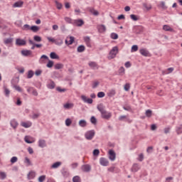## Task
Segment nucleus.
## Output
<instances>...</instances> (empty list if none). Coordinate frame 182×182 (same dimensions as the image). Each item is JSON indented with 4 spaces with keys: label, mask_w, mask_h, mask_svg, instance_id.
Wrapping results in <instances>:
<instances>
[{
    "label": "nucleus",
    "mask_w": 182,
    "mask_h": 182,
    "mask_svg": "<svg viewBox=\"0 0 182 182\" xmlns=\"http://www.w3.org/2000/svg\"><path fill=\"white\" fill-rule=\"evenodd\" d=\"M97 109L99 110V112H100L102 119L109 120V119L112 117V112H108L106 111V109H105V107H103V105H98Z\"/></svg>",
    "instance_id": "obj_1"
},
{
    "label": "nucleus",
    "mask_w": 182,
    "mask_h": 182,
    "mask_svg": "<svg viewBox=\"0 0 182 182\" xmlns=\"http://www.w3.org/2000/svg\"><path fill=\"white\" fill-rule=\"evenodd\" d=\"M117 53H119V48H117V46L113 47V48L110 50L109 53L108 59H114Z\"/></svg>",
    "instance_id": "obj_2"
},
{
    "label": "nucleus",
    "mask_w": 182,
    "mask_h": 182,
    "mask_svg": "<svg viewBox=\"0 0 182 182\" xmlns=\"http://www.w3.org/2000/svg\"><path fill=\"white\" fill-rule=\"evenodd\" d=\"M95 136V131H89L85 134V139L87 140H92Z\"/></svg>",
    "instance_id": "obj_3"
},
{
    "label": "nucleus",
    "mask_w": 182,
    "mask_h": 182,
    "mask_svg": "<svg viewBox=\"0 0 182 182\" xmlns=\"http://www.w3.org/2000/svg\"><path fill=\"white\" fill-rule=\"evenodd\" d=\"M109 159L111 161H114V160H116V153L113 149L109 151Z\"/></svg>",
    "instance_id": "obj_4"
},
{
    "label": "nucleus",
    "mask_w": 182,
    "mask_h": 182,
    "mask_svg": "<svg viewBox=\"0 0 182 182\" xmlns=\"http://www.w3.org/2000/svg\"><path fill=\"white\" fill-rule=\"evenodd\" d=\"M16 45L17 46H25V45H26V41L21 38H17L16 40Z\"/></svg>",
    "instance_id": "obj_5"
},
{
    "label": "nucleus",
    "mask_w": 182,
    "mask_h": 182,
    "mask_svg": "<svg viewBox=\"0 0 182 182\" xmlns=\"http://www.w3.org/2000/svg\"><path fill=\"white\" fill-rule=\"evenodd\" d=\"M81 99L85 102V103H88L89 105H92L93 103V100L92 98H87L85 95H82Z\"/></svg>",
    "instance_id": "obj_6"
},
{
    "label": "nucleus",
    "mask_w": 182,
    "mask_h": 182,
    "mask_svg": "<svg viewBox=\"0 0 182 182\" xmlns=\"http://www.w3.org/2000/svg\"><path fill=\"white\" fill-rule=\"evenodd\" d=\"M81 170H82V171H84L85 173H89V171L92 170V168L90 167V165L85 164L82 166Z\"/></svg>",
    "instance_id": "obj_7"
},
{
    "label": "nucleus",
    "mask_w": 182,
    "mask_h": 182,
    "mask_svg": "<svg viewBox=\"0 0 182 182\" xmlns=\"http://www.w3.org/2000/svg\"><path fill=\"white\" fill-rule=\"evenodd\" d=\"M74 25H75V26H82V25H85V21L82 19H76L74 20Z\"/></svg>",
    "instance_id": "obj_8"
},
{
    "label": "nucleus",
    "mask_w": 182,
    "mask_h": 182,
    "mask_svg": "<svg viewBox=\"0 0 182 182\" xmlns=\"http://www.w3.org/2000/svg\"><path fill=\"white\" fill-rule=\"evenodd\" d=\"M100 163L101 166H109V161L106 158H100Z\"/></svg>",
    "instance_id": "obj_9"
},
{
    "label": "nucleus",
    "mask_w": 182,
    "mask_h": 182,
    "mask_svg": "<svg viewBox=\"0 0 182 182\" xmlns=\"http://www.w3.org/2000/svg\"><path fill=\"white\" fill-rule=\"evenodd\" d=\"M143 29H144V28L141 26H136L134 28V31L136 33H140V32H143Z\"/></svg>",
    "instance_id": "obj_10"
},
{
    "label": "nucleus",
    "mask_w": 182,
    "mask_h": 182,
    "mask_svg": "<svg viewBox=\"0 0 182 182\" xmlns=\"http://www.w3.org/2000/svg\"><path fill=\"white\" fill-rule=\"evenodd\" d=\"M97 29H98V32H100V33H103V32H106V26L103 24L98 25Z\"/></svg>",
    "instance_id": "obj_11"
},
{
    "label": "nucleus",
    "mask_w": 182,
    "mask_h": 182,
    "mask_svg": "<svg viewBox=\"0 0 182 182\" xmlns=\"http://www.w3.org/2000/svg\"><path fill=\"white\" fill-rule=\"evenodd\" d=\"M88 65L91 69H99V65H97L96 62L91 61L88 63Z\"/></svg>",
    "instance_id": "obj_12"
},
{
    "label": "nucleus",
    "mask_w": 182,
    "mask_h": 182,
    "mask_svg": "<svg viewBox=\"0 0 182 182\" xmlns=\"http://www.w3.org/2000/svg\"><path fill=\"white\" fill-rule=\"evenodd\" d=\"M21 55H23V56H31L32 51L30 50H21Z\"/></svg>",
    "instance_id": "obj_13"
},
{
    "label": "nucleus",
    "mask_w": 182,
    "mask_h": 182,
    "mask_svg": "<svg viewBox=\"0 0 182 182\" xmlns=\"http://www.w3.org/2000/svg\"><path fill=\"white\" fill-rule=\"evenodd\" d=\"M23 6V1H18L14 4L13 8H21Z\"/></svg>",
    "instance_id": "obj_14"
},
{
    "label": "nucleus",
    "mask_w": 182,
    "mask_h": 182,
    "mask_svg": "<svg viewBox=\"0 0 182 182\" xmlns=\"http://www.w3.org/2000/svg\"><path fill=\"white\" fill-rule=\"evenodd\" d=\"M163 29H164V31H166V32H174V29H173L168 25H164Z\"/></svg>",
    "instance_id": "obj_15"
},
{
    "label": "nucleus",
    "mask_w": 182,
    "mask_h": 182,
    "mask_svg": "<svg viewBox=\"0 0 182 182\" xmlns=\"http://www.w3.org/2000/svg\"><path fill=\"white\" fill-rule=\"evenodd\" d=\"M84 41H85V43H86V45H87V46L88 47V48H91L92 47V44L90 43V37H85L84 38Z\"/></svg>",
    "instance_id": "obj_16"
},
{
    "label": "nucleus",
    "mask_w": 182,
    "mask_h": 182,
    "mask_svg": "<svg viewBox=\"0 0 182 182\" xmlns=\"http://www.w3.org/2000/svg\"><path fill=\"white\" fill-rule=\"evenodd\" d=\"M38 146L39 147H46V141L43 140V139H40L38 141Z\"/></svg>",
    "instance_id": "obj_17"
},
{
    "label": "nucleus",
    "mask_w": 182,
    "mask_h": 182,
    "mask_svg": "<svg viewBox=\"0 0 182 182\" xmlns=\"http://www.w3.org/2000/svg\"><path fill=\"white\" fill-rule=\"evenodd\" d=\"M86 49V48L85 47V46H79L77 48V50L79 53H82V52H85V50Z\"/></svg>",
    "instance_id": "obj_18"
},
{
    "label": "nucleus",
    "mask_w": 182,
    "mask_h": 182,
    "mask_svg": "<svg viewBox=\"0 0 182 182\" xmlns=\"http://www.w3.org/2000/svg\"><path fill=\"white\" fill-rule=\"evenodd\" d=\"M139 52L143 56H149V51L144 48L141 49Z\"/></svg>",
    "instance_id": "obj_19"
},
{
    "label": "nucleus",
    "mask_w": 182,
    "mask_h": 182,
    "mask_svg": "<svg viewBox=\"0 0 182 182\" xmlns=\"http://www.w3.org/2000/svg\"><path fill=\"white\" fill-rule=\"evenodd\" d=\"M21 126L28 129V127H31V126H32V122H21Z\"/></svg>",
    "instance_id": "obj_20"
},
{
    "label": "nucleus",
    "mask_w": 182,
    "mask_h": 182,
    "mask_svg": "<svg viewBox=\"0 0 182 182\" xmlns=\"http://www.w3.org/2000/svg\"><path fill=\"white\" fill-rule=\"evenodd\" d=\"M60 166H62V162H55L51 166V168H58L60 167Z\"/></svg>",
    "instance_id": "obj_21"
},
{
    "label": "nucleus",
    "mask_w": 182,
    "mask_h": 182,
    "mask_svg": "<svg viewBox=\"0 0 182 182\" xmlns=\"http://www.w3.org/2000/svg\"><path fill=\"white\" fill-rule=\"evenodd\" d=\"M75 42V38L73 36L70 37V41H68V40H65V44L66 45H72Z\"/></svg>",
    "instance_id": "obj_22"
},
{
    "label": "nucleus",
    "mask_w": 182,
    "mask_h": 182,
    "mask_svg": "<svg viewBox=\"0 0 182 182\" xmlns=\"http://www.w3.org/2000/svg\"><path fill=\"white\" fill-rule=\"evenodd\" d=\"M50 58L51 59H59V55H58L56 54V53L52 52V53H50Z\"/></svg>",
    "instance_id": "obj_23"
},
{
    "label": "nucleus",
    "mask_w": 182,
    "mask_h": 182,
    "mask_svg": "<svg viewBox=\"0 0 182 182\" xmlns=\"http://www.w3.org/2000/svg\"><path fill=\"white\" fill-rule=\"evenodd\" d=\"M145 115L149 118L151 117V116H153V111H151V109H147L145 112Z\"/></svg>",
    "instance_id": "obj_24"
},
{
    "label": "nucleus",
    "mask_w": 182,
    "mask_h": 182,
    "mask_svg": "<svg viewBox=\"0 0 182 182\" xmlns=\"http://www.w3.org/2000/svg\"><path fill=\"white\" fill-rule=\"evenodd\" d=\"M139 168H140L139 167V164H134L132 166V171H134V173H136V171H139Z\"/></svg>",
    "instance_id": "obj_25"
},
{
    "label": "nucleus",
    "mask_w": 182,
    "mask_h": 182,
    "mask_svg": "<svg viewBox=\"0 0 182 182\" xmlns=\"http://www.w3.org/2000/svg\"><path fill=\"white\" fill-rule=\"evenodd\" d=\"M159 8H161L162 9H167V6H166V2L161 1L159 5Z\"/></svg>",
    "instance_id": "obj_26"
},
{
    "label": "nucleus",
    "mask_w": 182,
    "mask_h": 182,
    "mask_svg": "<svg viewBox=\"0 0 182 182\" xmlns=\"http://www.w3.org/2000/svg\"><path fill=\"white\" fill-rule=\"evenodd\" d=\"M48 89H55V86H56V85L55 84V82H53V80H51L49 84H48Z\"/></svg>",
    "instance_id": "obj_27"
},
{
    "label": "nucleus",
    "mask_w": 182,
    "mask_h": 182,
    "mask_svg": "<svg viewBox=\"0 0 182 182\" xmlns=\"http://www.w3.org/2000/svg\"><path fill=\"white\" fill-rule=\"evenodd\" d=\"M35 176H36V173H35L34 171H31L28 174V178H29V180H31L32 178H35Z\"/></svg>",
    "instance_id": "obj_28"
},
{
    "label": "nucleus",
    "mask_w": 182,
    "mask_h": 182,
    "mask_svg": "<svg viewBox=\"0 0 182 182\" xmlns=\"http://www.w3.org/2000/svg\"><path fill=\"white\" fill-rule=\"evenodd\" d=\"M115 95H116V91L114 90H112L107 93V96H109V97H113V96H114Z\"/></svg>",
    "instance_id": "obj_29"
},
{
    "label": "nucleus",
    "mask_w": 182,
    "mask_h": 182,
    "mask_svg": "<svg viewBox=\"0 0 182 182\" xmlns=\"http://www.w3.org/2000/svg\"><path fill=\"white\" fill-rule=\"evenodd\" d=\"M90 12L91 14H93L95 16H97V15H99V11L95 10V9L93 8L90 9Z\"/></svg>",
    "instance_id": "obj_30"
},
{
    "label": "nucleus",
    "mask_w": 182,
    "mask_h": 182,
    "mask_svg": "<svg viewBox=\"0 0 182 182\" xmlns=\"http://www.w3.org/2000/svg\"><path fill=\"white\" fill-rule=\"evenodd\" d=\"M55 69L59 70V69H63V64L62 63H57L54 65Z\"/></svg>",
    "instance_id": "obj_31"
},
{
    "label": "nucleus",
    "mask_w": 182,
    "mask_h": 182,
    "mask_svg": "<svg viewBox=\"0 0 182 182\" xmlns=\"http://www.w3.org/2000/svg\"><path fill=\"white\" fill-rule=\"evenodd\" d=\"M11 126L13 129H16V127H18V122H16L15 120H13L11 122Z\"/></svg>",
    "instance_id": "obj_32"
},
{
    "label": "nucleus",
    "mask_w": 182,
    "mask_h": 182,
    "mask_svg": "<svg viewBox=\"0 0 182 182\" xmlns=\"http://www.w3.org/2000/svg\"><path fill=\"white\" fill-rule=\"evenodd\" d=\"M79 124L81 127H86V121L84 120V119H81L80 122H79Z\"/></svg>",
    "instance_id": "obj_33"
},
{
    "label": "nucleus",
    "mask_w": 182,
    "mask_h": 182,
    "mask_svg": "<svg viewBox=\"0 0 182 182\" xmlns=\"http://www.w3.org/2000/svg\"><path fill=\"white\" fill-rule=\"evenodd\" d=\"M12 41L13 39L11 38H9L4 39V42L5 45H9V43H12Z\"/></svg>",
    "instance_id": "obj_34"
},
{
    "label": "nucleus",
    "mask_w": 182,
    "mask_h": 182,
    "mask_svg": "<svg viewBox=\"0 0 182 182\" xmlns=\"http://www.w3.org/2000/svg\"><path fill=\"white\" fill-rule=\"evenodd\" d=\"M72 107H73V103H66L65 105H64L65 109H72Z\"/></svg>",
    "instance_id": "obj_35"
},
{
    "label": "nucleus",
    "mask_w": 182,
    "mask_h": 182,
    "mask_svg": "<svg viewBox=\"0 0 182 182\" xmlns=\"http://www.w3.org/2000/svg\"><path fill=\"white\" fill-rule=\"evenodd\" d=\"M31 31H32L33 32H38L39 31V27L37 26H32L31 27Z\"/></svg>",
    "instance_id": "obj_36"
},
{
    "label": "nucleus",
    "mask_w": 182,
    "mask_h": 182,
    "mask_svg": "<svg viewBox=\"0 0 182 182\" xmlns=\"http://www.w3.org/2000/svg\"><path fill=\"white\" fill-rule=\"evenodd\" d=\"M55 43L56 45H58V46H60V45L63 44V40H62V39H57V40H55Z\"/></svg>",
    "instance_id": "obj_37"
},
{
    "label": "nucleus",
    "mask_w": 182,
    "mask_h": 182,
    "mask_svg": "<svg viewBox=\"0 0 182 182\" xmlns=\"http://www.w3.org/2000/svg\"><path fill=\"white\" fill-rule=\"evenodd\" d=\"M143 6L146 8V11H150V9H151V5H148L146 3H144Z\"/></svg>",
    "instance_id": "obj_38"
},
{
    "label": "nucleus",
    "mask_w": 182,
    "mask_h": 182,
    "mask_svg": "<svg viewBox=\"0 0 182 182\" xmlns=\"http://www.w3.org/2000/svg\"><path fill=\"white\" fill-rule=\"evenodd\" d=\"M124 89L126 92H129V90H130V84L129 83L125 84L124 86Z\"/></svg>",
    "instance_id": "obj_39"
},
{
    "label": "nucleus",
    "mask_w": 182,
    "mask_h": 182,
    "mask_svg": "<svg viewBox=\"0 0 182 182\" xmlns=\"http://www.w3.org/2000/svg\"><path fill=\"white\" fill-rule=\"evenodd\" d=\"M29 139H30L29 136H25L24 140H25L26 143H28V144H32V143H33V141H31Z\"/></svg>",
    "instance_id": "obj_40"
},
{
    "label": "nucleus",
    "mask_w": 182,
    "mask_h": 182,
    "mask_svg": "<svg viewBox=\"0 0 182 182\" xmlns=\"http://www.w3.org/2000/svg\"><path fill=\"white\" fill-rule=\"evenodd\" d=\"M33 39L36 42H41L42 41V38H41L39 36H35Z\"/></svg>",
    "instance_id": "obj_41"
},
{
    "label": "nucleus",
    "mask_w": 182,
    "mask_h": 182,
    "mask_svg": "<svg viewBox=\"0 0 182 182\" xmlns=\"http://www.w3.org/2000/svg\"><path fill=\"white\" fill-rule=\"evenodd\" d=\"M124 68L123 67H121L119 69V75H120L121 76H123V74L124 73Z\"/></svg>",
    "instance_id": "obj_42"
},
{
    "label": "nucleus",
    "mask_w": 182,
    "mask_h": 182,
    "mask_svg": "<svg viewBox=\"0 0 182 182\" xmlns=\"http://www.w3.org/2000/svg\"><path fill=\"white\" fill-rule=\"evenodd\" d=\"M90 122L92 124H96V123H97V119H96L95 117H92L90 118Z\"/></svg>",
    "instance_id": "obj_43"
},
{
    "label": "nucleus",
    "mask_w": 182,
    "mask_h": 182,
    "mask_svg": "<svg viewBox=\"0 0 182 182\" xmlns=\"http://www.w3.org/2000/svg\"><path fill=\"white\" fill-rule=\"evenodd\" d=\"M130 18L132 19V21H139V17L134 14H131Z\"/></svg>",
    "instance_id": "obj_44"
},
{
    "label": "nucleus",
    "mask_w": 182,
    "mask_h": 182,
    "mask_svg": "<svg viewBox=\"0 0 182 182\" xmlns=\"http://www.w3.org/2000/svg\"><path fill=\"white\" fill-rule=\"evenodd\" d=\"M73 182H80V176H74L73 178Z\"/></svg>",
    "instance_id": "obj_45"
},
{
    "label": "nucleus",
    "mask_w": 182,
    "mask_h": 182,
    "mask_svg": "<svg viewBox=\"0 0 182 182\" xmlns=\"http://www.w3.org/2000/svg\"><path fill=\"white\" fill-rule=\"evenodd\" d=\"M46 176L43 175V176H39L38 181L39 182H43V181L46 180Z\"/></svg>",
    "instance_id": "obj_46"
},
{
    "label": "nucleus",
    "mask_w": 182,
    "mask_h": 182,
    "mask_svg": "<svg viewBox=\"0 0 182 182\" xmlns=\"http://www.w3.org/2000/svg\"><path fill=\"white\" fill-rule=\"evenodd\" d=\"M0 176L1 180H5L6 178V173L5 172H0Z\"/></svg>",
    "instance_id": "obj_47"
},
{
    "label": "nucleus",
    "mask_w": 182,
    "mask_h": 182,
    "mask_svg": "<svg viewBox=\"0 0 182 182\" xmlns=\"http://www.w3.org/2000/svg\"><path fill=\"white\" fill-rule=\"evenodd\" d=\"M33 76V71L29 70L27 75L28 79H31Z\"/></svg>",
    "instance_id": "obj_48"
},
{
    "label": "nucleus",
    "mask_w": 182,
    "mask_h": 182,
    "mask_svg": "<svg viewBox=\"0 0 182 182\" xmlns=\"http://www.w3.org/2000/svg\"><path fill=\"white\" fill-rule=\"evenodd\" d=\"M16 161H18V157L16 156H13L11 159V163H12V164H14V163H16Z\"/></svg>",
    "instance_id": "obj_49"
},
{
    "label": "nucleus",
    "mask_w": 182,
    "mask_h": 182,
    "mask_svg": "<svg viewBox=\"0 0 182 182\" xmlns=\"http://www.w3.org/2000/svg\"><path fill=\"white\" fill-rule=\"evenodd\" d=\"M139 50V47L136 45L132 47V52H137Z\"/></svg>",
    "instance_id": "obj_50"
},
{
    "label": "nucleus",
    "mask_w": 182,
    "mask_h": 182,
    "mask_svg": "<svg viewBox=\"0 0 182 182\" xmlns=\"http://www.w3.org/2000/svg\"><path fill=\"white\" fill-rule=\"evenodd\" d=\"M177 134H181L182 133V125H181L179 127L176 129Z\"/></svg>",
    "instance_id": "obj_51"
},
{
    "label": "nucleus",
    "mask_w": 182,
    "mask_h": 182,
    "mask_svg": "<svg viewBox=\"0 0 182 182\" xmlns=\"http://www.w3.org/2000/svg\"><path fill=\"white\" fill-rule=\"evenodd\" d=\"M55 5L57 6V9H62V4L59 3L58 1H55Z\"/></svg>",
    "instance_id": "obj_52"
},
{
    "label": "nucleus",
    "mask_w": 182,
    "mask_h": 182,
    "mask_svg": "<svg viewBox=\"0 0 182 182\" xmlns=\"http://www.w3.org/2000/svg\"><path fill=\"white\" fill-rule=\"evenodd\" d=\"M111 38L112 39H117L119 38V36L117 35V33H112L111 34Z\"/></svg>",
    "instance_id": "obj_53"
},
{
    "label": "nucleus",
    "mask_w": 182,
    "mask_h": 182,
    "mask_svg": "<svg viewBox=\"0 0 182 182\" xmlns=\"http://www.w3.org/2000/svg\"><path fill=\"white\" fill-rule=\"evenodd\" d=\"M23 30L24 31H31V26L28 24H25L23 26Z\"/></svg>",
    "instance_id": "obj_54"
},
{
    "label": "nucleus",
    "mask_w": 182,
    "mask_h": 182,
    "mask_svg": "<svg viewBox=\"0 0 182 182\" xmlns=\"http://www.w3.org/2000/svg\"><path fill=\"white\" fill-rule=\"evenodd\" d=\"M65 124H66V126H70V124H72V120L68 118L65 120Z\"/></svg>",
    "instance_id": "obj_55"
},
{
    "label": "nucleus",
    "mask_w": 182,
    "mask_h": 182,
    "mask_svg": "<svg viewBox=\"0 0 182 182\" xmlns=\"http://www.w3.org/2000/svg\"><path fill=\"white\" fill-rule=\"evenodd\" d=\"M4 93L6 96H9V93H11V91L6 87H4Z\"/></svg>",
    "instance_id": "obj_56"
},
{
    "label": "nucleus",
    "mask_w": 182,
    "mask_h": 182,
    "mask_svg": "<svg viewBox=\"0 0 182 182\" xmlns=\"http://www.w3.org/2000/svg\"><path fill=\"white\" fill-rule=\"evenodd\" d=\"M53 61L48 60V63H47V68H53Z\"/></svg>",
    "instance_id": "obj_57"
},
{
    "label": "nucleus",
    "mask_w": 182,
    "mask_h": 182,
    "mask_svg": "<svg viewBox=\"0 0 182 182\" xmlns=\"http://www.w3.org/2000/svg\"><path fill=\"white\" fill-rule=\"evenodd\" d=\"M65 21L67 22V23H72V18L70 17H65Z\"/></svg>",
    "instance_id": "obj_58"
},
{
    "label": "nucleus",
    "mask_w": 182,
    "mask_h": 182,
    "mask_svg": "<svg viewBox=\"0 0 182 182\" xmlns=\"http://www.w3.org/2000/svg\"><path fill=\"white\" fill-rule=\"evenodd\" d=\"M99 81H95L93 82L92 84V88L93 89H95V87H97V86H99Z\"/></svg>",
    "instance_id": "obj_59"
},
{
    "label": "nucleus",
    "mask_w": 182,
    "mask_h": 182,
    "mask_svg": "<svg viewBox=\"0 0 182 182\" xmlns=\"http://www.w3.org/2000/svg\"><path fill=\"white\" fill-rule=\"evenodd\" d=\"M105 92H98V94H97V97H105Z\"/></svg>",
    "instance_id": "obj_60"
},
{
    "label": "nucleus",
    "mask_w": 182,
    "mask_h": 182,
    "mask_svg": "<svg viewBox=\"0 0 182 182\" xmlns=\"http://www.w3.org/2000/svg\"><path fill=\"white\" fill-rule=\"evenodd\" d=\"M100 153V151H99V149H95L93 151V154L94 156H99V154Z\"/></svg>",
    "instance_id": "obj_61"
},
{
    "label": "nucleus",
    "mask_w": 182,
    "mask_h": 182,
    "mask_svg": "<svg viewBox=\"0 0 182 182\" xmlns=\"http://www.w3.org/2000/svg\"><path fill=\"white\" fill-rule=\"evenodd\" d=\"M25 163H26L28 166H31V160L29 159V158L28 157L25 158Z\"/></svg>",
    "instance_id": "obj_62"
},
{
    "label": "nucleus",
    "mask_w": 182,
    "mask_h": 182,
    "mask_svg": "<svg viewBox=\"0 0 182 182\" xmlns=\"http://www.w3.org/2000/svg\"><path fill=\"white\" fill-rule=\"evenodd\" d=\"M144 155H143V154H139V159H138L139 161H141L142 160H144Z\"/></svg>",
    "instance_id": "obj_63"
},
{
    "label": "nucleus",
    "mask_w": 182,
    "mask_h": 182,
    "mask_svg": "<svg viewBox=\"0 0 182 182\" xmlns=\"http://www.w3.org/2000/svg\"><path fill=\"white\" fill-rule=\"evenodd\" d=\"M126 119H127V116H126V115H122L119 117V120H120V121L124 120Z\"/></svg>",
    "instance_id": "obj_64"
}]
</instances>
